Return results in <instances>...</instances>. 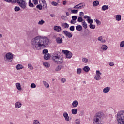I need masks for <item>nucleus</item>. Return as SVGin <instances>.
<instances>
[{"label": "nucleus", "mask_w": 124, "mask_h": 124, "mask_svg": "<svg viewBox=\"0 0 124 124\" xmlns=\"http://www.w3.org/2000/svg\"><path fill=\"white\" fill-rule=\"evenodd\" d=\"M80 123H81L80 119L76 120V124H80Z\"/></svg>", "instance_id": "55"}, {"label": "nucleus", "mask_w": 124, "mask_h": 124, "mask_svg": "<svg viewBox=\"0 0 124 124\" xmlns=\"http://www.w3.org/2000/svg\"><path fill=\"white\" fill-rule=\"evenodd\" d=\"M107 9H108V5H103L102 7V10H103V11H105V10H107Z\"/></svg>", "instance_id": "31"}, {"label": "nucleus", "mask_w": 124, "mask_h": 124, "mask_svg": "<svg viewBox=\"0 0 124 124\" xmlns=\"http://www.w3.org/2000/svg\"><path fill=\"white\" fill-rule=\"evenodd\" d=\"M103 37L102 36H100L98 38V41H100L101 42V43H105V42H106V41L105 40V39H103Z\"/></svg>", "instance_id": "20"}, {"label": "nucleus", "mask_w": 124, "mask_h": 124, "mask_svg": "<svg viewBox=\"0 0 124 124\" xmlns=\"http://www.w3.org/2000/svg\"><path fill=\"white\" fill-rule=\"evenodd\" d=\"M53 37L54 38H55L56 39H57L58 38V36H57L56 34H55L54 36H53Z\"/></svg>", "instance_id": "64"}, {"label": "nucleus", "mask_w": 124, "mask_h": 124, "mask_svg": "<svg viewBox=\"0 0 124 124\" xmlns=\"http://www.w3.org/2000/svg\"><path fill=\"white\" fill-rule=\"evenodd\" d=\"M51 58V54L48 53L47 54H45L44 56V60H49Z\"/></svg>", "instance_id": "16"}, {"label": "nucleus", "mask_w": 124, "mask_h": 124, "mask_svg": "<svg viewBox=\"0 0 124 124\" xmlns=\"http://www.w3.org/2000/svg\"><path fill=\"white\" fill-rule=\"evenodd\" d=\"M75 30L74 26H72L70 27V31H73Z\"/></svg>", "instance_id": "53"}, {"label": "nucleus", "mask_w": 124, "mask_h": 124, "mask_svg": "<svg viewBox=\"0 0 124 124\" xmlns=\"http://www.w3.org/2000/svg\"><path fill=\"white\" fill-rule=\"evenodd\" d=\"M117 124H124V111H120L117 115Z\"/></svg>", "instance_id": "4"}, {"label": "nucleus", "mask_w": 124, "mask_h": 124, "mask_svg": "<svg viewBox=\"0 0 124 124\" xmlns=\"http://www.w3.org/2000/svg\"><path fill=\"white\" fill-rule=\"evenodd\" d=\"M49 39L46 37L38 36L32 39L31 47L34 50H40V47H47L49 45Z\"/></svg>", "instance_id": "1"}, {"label": "nucleus", "mask_w": 124, "mask_h": 124, "mask_svg": "<svg viewBox=\"0 0 124 124\" xmlns=\"http://www.w3.org/2000/svg\"><path fill=\"white\" fill-rule=\"evenodd\" d=\"M62 69V65H59L55 68V71H60Z\"/></svg>", "instance_id": "33"}, {"label": "nucleus", "mask_w": 124, "mask_h": 124, "mask_svg": "<svg viewBox=\"0 0 124 124\" xmlns=\"http://www.w3.org/2000/svg\"><path fill=\"white\" fill-rule=\"evenodd\" d=\"M116 21H121L122 20V16L121 15H117L116 16Z\"/></svg>", "instance_id": "21"}, {"label": "nucleus", "mask_w": 124, "mask_h": 124, "mask_svg": "<svg viewBox=\"0 0 124 124\" xmlns=\"http://www.w3.org/2000/svg\"><path fill=\"white\" fill-rule=\"evenodd\" d=\"M29 6H30V7H34V5H33V3H31V0H30L29 2Z\"/></svg>", "instance_id": "35"}, {"label": "nucleus", "mask_w": 124, "mask_h": 124, "mask_svg": "<svg viewBox=\"0 0 124 124\" xmlns=\"http://www.w3.org/2000/svg\"><path fill=\"white\" fill-rule=\"evenodd\" d=\"M83 70L85 72H89L90 71V67L88 66H85L83 68Z\"/></svg>", "instance_id": "24"}, {"label": "nucleus", "mask_w": 124, "mask_h": 124, "mask_svg": "<svg viewBox=\"0 0 124 124\" xmlns=\"http://www.w3.org/2000/svg\"><path fill=\"white\" fill-rule=\"evenodd\" d=\"M65 82H66V79L65 78L61 79V83H62V84H64Z\"/></svg>", "instance_id": "47"}, {"label": "nucleus", "mask_w": 124, "mask_h": 124, "mask_svg": "<svg viewBox=\"0 0 124 124\" xmlns=\"http://www.w3.org/2000/svg\"><path fill=\"white\" fill-rule=\"evenodd\" d=\"M69 51L68 50H62V53H63V54H64L65 55H67V54H68L69 53Z\"/></svg>", "instance_id": "42"}, {"label": "nucleus", "mask_w": 124, "mask_h": 124, "mask_svg": "<svg viewBox=\"0 0 124 124\" xmlns=\"http://www.w3.org/2000/svg\"><path fill=\"white\" fill-rule=\"evenodd\" d=\"M109 65H110V66H114V62H110L109 63Z\"/></svg>", "instance_id": "59"}, {"label": "nucleus", "mask_w": 124, "mask_h": 124, "mask_svg": "<svg viewBox=\"0 0 124 124\" xmlns=\"http://www.w3.org/2000/svg\"><path fill=\"white\" fill-rule=\"evenodd\" d=\"M95 22L97 25H100L101 22L98 19H96Z\"/></svg>", "instance_id": "54"}, {"label": "nucleus", "mask_w": 124, "mask_h": 124, "mask_svg": "<svg viewBox=\"0 0 124 124\" xmlns=\"http://www.w3.org/2000/svg\"><path fill=\"white\" fill-rule=\"evenodd\" d=\"M53 29L54 31H56L57 32H60V31H62V28H61V26H55Z\"/></svg>", "instance_id": "11"}, {"label": "nucleus", "mask_w": 124, "mask_h": 124, "mask_svg": "<svg viewBox=\"0 0 124 124\" xmlns=\"http://www.w3.org/2000/svg\"><path fill=\"white\" fill-rule=\"evenodd\" d=\"M63 116L65 119V120L67 122H69L70 119H69V116H68V113L66 112H64L63 113Z\"/></svg>", "instance_id": "10"}, {"label": "nucleus", "mask_w": 124, "mask_h": 124, "mask_svg": "<svg viewBox=\"0 0 124 124\" xmlns=\"http://www.w3.org/2000/svg\"><path fill=\"white\" fill-rule=\"evenodd\" d=\"M63 40H62V38H60V37H57V38H56V41L57 42V43H58V44H62V41Z\"/></svg>", "instance_id": "14"}, {"label": "nucleus", "mask_w": 124, "mask_h": 124, "mask_svg": "<svg viewBox=\"0 0 124 124\" xmlns=\"http://www.w3.org/2000/svg\"><path fill=\"white\" fill-rule=\"evenodd\" d=\"M14 10L16 12H18V11H20V8L19 6H16L14 8Z\"/></svg>", "instance_id": "39"}, {"label": "nucleus", "mask_w": 124, "mask_h": 124, "mask_svg": "<svg viewBox=\"0 0 124 124\" xmlns=\"http://www.w3.org/2000/svg\"><path fill=\"white\" fill-rule=\"evenodd\" d=\"M101 74H102V73H100V71H99V70H97L96 73V76L94 77V79H95L96 81H99V80L101 79Z\"/></svg>", "instance_id": "7"}, {"label": "nucleus", "mask_w": 124, "mask_h": 124, "mask_svg": "<svg viewBox=\"0 0 124 124\" xmlns=\"http://www.w3.org/2000/svg\"><path fill=\"white\" fill-rule=\"evenodd\" d=\"M66 3H67V2L66 0L63 1V5H66Z\"/></svg>", "instance_id": "62"}, {"label": "nucleus", "mask_w": 124, "mask_h": 124, "mask_svg": "<svg viewBox=\"0 0 124 124\" xmlns=\"http://www.w3.org/2000/svg\"><path fill=\"white\" fill-rule=\"evenodd\" d=\"M33 2L35 5H37V4H38V0H33Z\"/></svg>", "instance_id": "48"}, {"label": "nucleus", "mask_w": 124, "mask_h": 124, "mask_svg": "<svg viewBox=\"0 0 124 124\" xmlns=\"http://www.w3.org/2000/svg\"><path fill=\"white\" fill-rule=\"evenodd\" d=\"M15 106L16 108H21V107H22V103L20 102H16L15 103Z\"/></svg>", "instance_id": "12"}, {"label": "nucleus", "mask_w": 124, "mask_h": 124, "mask_svg": "<svg viewBox=\"0 0 124 124\" xmlns=\"http://www.w3.org/2000/svg\"><path fill=\"white\" fill-rule=\"evenodd\" d=\"M28 68L31 70H32V69H33V66H32V65H31V64H28Z\"/></svg>", "instance_id": "38"}, {"label": "nucleus", "mask_w": 124, "mask_h": 124, "mask_svg": "<svg viewBox=\"0 0 124 124\" xmlns=\"http://www.w3.org/2000/svg\"><path fill=\"white\" fill-rule=\"evenodd\" d=\"M71 24H76V20L72 19L71 20Z\"/></svg>", "instance_id": "57"}, {"label": "nucleus", "mask_w": 124, "mask_h": 124, "mask_svg": "<svg viewBox=\"0 0 124 124\" xmlns=\"http://www.w3.org/2000/svg\"><path fill=\"white\" fill-rule=\"evenodd\" d=\"M103 117V113L98 112L93 118V124H102V118Z\"/></svg>", "instance_id": "3"}, {"label": "nucleus", "mask_w": 124, "mask_h": 124, "mask_svg": "<svg viewBox=\"0 0 124 124\" xmlns=\"http://www.w3.org/2000/svg\"><path fill=\"white\" fill-rule=\"evenodd\" d=\"M45 23V21H44V20L42 19L41 20L39 21L38 25H43V24H44Z\"/></svg>", "instance_id": "46"}, {"label": "nucleus", "mask_w": 124, "mask_h": 124, "mask_svg": "<svg viewBox=\"0 0 124 124\" xmlns=\"http://www.w3.org/2000/svg\"><path fill=\"white\" fill-rule=\"evenodd\" d=\"M51 4L52 5H53L54 6H57V5H58V3H57L55 1H53V2H52Z\"/></svg>", "instance_id": "51"}, {"label": "nucleus", "mask_w": 124, "mask_h": 124, "mask_svg": "<svg viewBox=\"0 0 124 124\" xmlns=\"http://www.w3.org/2000/svg\"><path fill=\"white\" fill-rule=\"evenodd\" d=\"M83 29V27L79 25H77L76 26V29L77 31H81V30Z\"/></svg>", "instance_id": "19"}, {"label": "nucleus", "mask_w": 124, "mask_h": 124, "mask_svg": "<svg viewBox=\"0 0 124 124\" xmlns=\"http://www.w3.org/2000/svg\"><path fill=\"white\" fill-rule=\"evenodd\" d=\"M31 88H32V89H34V88H36V85L34 83H31Z\"/></svg>", "instance_id": "50"}, {"label": "nucleus", "mask_w": 124, "mask_h": 124, "mask_svg": "<svg viewBox=\"0 0 124 124\" xmlns=\"http://www.w3.org/2000/svg\"><path fill=\"white\" fill-rule=\"evenodd\" d=\"M87 22L90 25L93 24V19H91V17H90L88 19H87Z\"/></svg>", "instance_id": "34"}, {"label": "nucleus", "mask_w": 124, "mask_h": 124, "mask_svg": "<svg viewBox=\"0 0 124 124\" xmlns=\"http://www.w3.org/2000/svg\"><path fill=\"white\" fill-rule=\"evenodd\" d=\"M16 3L23 9L27 8V2H26L25 0H16Z\"/></svg>", "instance_id": "5"}, {"label": "nucleus", "mask_w": 124, "mask_h": 124, "mask_svg": "<svg viewBox=\"0 0 124 124\" xmlns=\"http://www.w3.org/2000/svg\"><path fill=\"white\" fill-rule=\"evenodd\" d=\"M89 28L90 29H92V30H94L95 29V25L93 24H90L89 25Z\"/></svg>", "instance_id": "36"}, {"label": "nucleus", "mask_w": 124, "mask_h": 124, "mask_svg": "<svg viewBox=\"0 0 124 124\" xmlns=\"http://www.w3.org/2000/svg\"><path fill=\"white\" fill-rule=\"evenodd\" d=\"M16 68L17 70H20L21 69H23L24 68V66H23V65L18 64L16 65Z\"/></svg>", "instance_id": "18"}, {"label": "nucleus", "mask_w": 124, "mask_h": 124, "mask_svg": "<svg viewBox=\"0 0 124 124\" xmlns=\"http://www.w3.org/2000/svg\"><path fill=\"white\" fill-rule=\"evenodd\" d=\"M72 20H77V16H72Z\"/></svg>", "instance_id": "52"}, {"label": "nucleus", "mask_w": 124, "mask_h": 124, "mask_svg": "<svg viewBox=\"0 0 124 124\" xmlns=\"http://www.w3.org/2000/svg\"><path fill=\"white\" fill-rule=\"evenodd\" d=\"M88 59L86 58H82V62H84V63H87V62H88Z\"/></svg>", "instance_id": "40"}, {"label": "nucleus", "mask_w": 124, "mask_h": 124, "mask_svg": "<svg viewBox=\"0 0 124 124\" xmlns=\"http://www.w3.org/2000/svg\"><path fill=\"white\" fill-rule=\"evenodd\" d=\"M52 61L57 64H62L63 62V56L62 54L59 52H55L52 56Z\"/></svg>", "instance_id": "2"}, {"label": "nucleus", "mask_w": 124, "mask_h": 124, "mask_svg": "<svg viewBox=\"0 0 124 124\" xmlns=\"http://www.w3.org/2000/svg\"><path fill=\"white\" fill-rule=\"evenodd\" d=\"M36 8H37L38 9H39V10H42V6L41 5H37L36 6Z\"/></svg>", "instance_id": "44"}, {"label": "nucleus", "mask_w": 124, "mask_h": 124, "mask_svg": "<svg viewBox=\"0 0 124 124\" xmlns=\"http://www.w3.org/2000/svg\"><path fill=\"white\" fill-rule=\"evenodd\" d=\"M33 124H41L39 120L35 119L33 120Z\"/></svg>", "instance_id": "25"}, {"label": "nucleus", "mask_w": 124, "mask_h": 124, "mask_svg": "<svg viewBox=\"0 0 124 124\" xmlns=\"http://www.w3.org/2000/svg\"><path fill=\"white\" fill-rule=\"evenodd\" d=\"M72 114H73V115H76V114H77V113H78V110H77V109L76 108H73V109H72Z\"/></svg>", "instance_id": "26"}, {"label": "nucleus", "mask_w": 124, "mask_h": 124, "mask_svg": "<svg viewBox=\"0 0 124 124\" xmlns=\"http://www.w3.org/2000/svg\"><path fill=\"white\" fill-rule=\"evenodd\" d=\"M120 47H124V40L122 41L120 43Z\"/></svg>", "instance_id": "49"}, {"label": "nucleus", "mask_w": 124, "mask_h": 124, "mask_svg": "<svg viewBox=\"0 0 124 124\" xmlns=\"http://www.w3.org/2000/svg\"><path fill=\"white\" fill-rule=\"evenodd\" d=\"M66 57L67 59H71L72 57V53L70 51L68 53H67L66 55Z\"/></svg>", "instance_id": "23"}, {"label": "nucleus", "mask_w": 124, "mask_h": 124, "mask_svg": "<svg viewBox=\"0 0 124 124\" xmlns=\"http://www.w3.org/2000/svg\"><path fill=\"white\" fill-rule=\"evenodd\" d=\"M84 20H83V18L81 16L78 17V22H79V23H81V22H83Z\"/></svg>", "instance_id": "37"}, {"label": "nucleus", "mask_w": 124, "mask_h": 124, "mask_svg": "<svg viewBox=\"0 0 124 124\" xmlns=\"http://www.w3.org/2000/svg\"><path fill=\"white\" fill-rule=\"evenodd\" d=\"M82 25L84 28V29H87L88 28V24H87V23L86 22H82Z\"/></svg>", "instance_id": "32"}, {"label": "nucleus", "mask_w": 124, "mask_h": 124, "mask_svg": "<svg viewBox=\"0 0 124 124\" xmlns=\"http://www.w3.org/2000/svg\"><path fill=\"white\" fill-rule=\"evenodd\" d=\"M44 66H45L46 68H48V67H50V64L48 62H45L43 63Z\"/></svg>", "instance_id": "27"}, {"label": "nucleus", "mask_w": 124, "mask_h": 124, "mask_svg": "<svg viewBox=\"0 0 124 124\" xmlns=\"http://www.w3.org/2000/svg\"><path fill=\"white\" fill-rule=\"evenodd\" d=\"M90 17H91L87 16V15L84 16V17H83L84 19H87V20H88L89 18H90Z\"/></svg>", "instance_id": "58"}, {"label": "nucleus", "mask_w": 124, "mask_h": 124, "mask_svg": "<svg viewBox=\"0 0 124 124\" xmlns=\"http://www.w3.org/2000/svg\"><path fill=\"white\" fill-rule=\"evenodd\" d=\"M78 104H79V103L78 102V101H77V100L74 101L72 103V105L73 107H74V108L77 107V106H78Z\"/></svg>", "instance_id": "13"}, {"label": "nucleus", "mask_w": 124, "mask_h": 124, "mask_svg": "<svg viewBox=\"0 0 124 124\" xmlns=\"http://www.w3.org/2000/svg\"><path fill=\"white\" fill-rule=\"evenodd\" d=\"M43 83L46 88H50V85H49V83L47 82V81H43Z\"/></svg>", "instance_id": "22"}, {"label": "nucleus", "mask_w": 124, "mask_h": 124, "mask_svg": "<svg viewBox=\"0 0 124 124\" xmlns=\"http://www.w3.org/2000/svg\"><path fill=\"white\" fill-rule=\"evenodd\" d=\"M71 12L74 14H77V13H78V10H72Z\"/></svg>", "instance_id": "43"}, {"label": "nucleus", "mask_w": 124, "mask_h": 124, "mask_svg": "<svg viewBox=\"0 0 124 124\" xmlns=\"http://www.w3.org/2000/svg\"><path fill=\"white\" fill-rule=\"evenodd\" d=\"M63 32L66 36H67V37H68V38H71V37H72V34L68 32V31L64 30L63 31Z\"/></svg>", "instance_id": "9"}, {"label": "nucleus", "mask_w": 124, "mask_h": 124, "mask_svg": "<svg viewBox=\"0 0 124 124\" xmlns=\"http://www.w3.org/2000/svg\"><path fill=\"white\" fill-rule=\"evenodd\" d=\"M77 72L78 74H81V73H82V69H81V68L77 69Z\"/></svg>", "instance_id": "41"}, {"label": "nucleus", "mask_w": 124, "mask_h": 124, "mask_svg": "<svg viewBox=\"0 0 124 124\" xmlns=\"http://www.w3.org/2000/svg\"><path fill=\"white\" fill-rule=\"evenodd\" d=\"M108 48V46H107L106 45H103L101 47V49H102L103 51H106V50H107Z\"/></svg>", "instance_id": "28"}, {"label": "nucleus", "mask_w": 124, "mask_h": 124, "mask_svg": "<svg viewBox=\"0 0 124 124\" xmlns=\"http://www.w3.org/2000/svg\"><path fill=\"white\" fill-rule=\"evenodd\" d=\"M103 92L104 93H109V92H110V87H105L103 89Z\"/></svg>", "instance_id": "15"}, {"label": "nucleus", "mask_w": 124, "mask_h": 124, "mask_svg": "<svg viewBox=\"0 0 124 124\" xmlns=\"http://www.w3.org/2000/svg\"><path fill=\"white\" fill-rule=\"evenodd\" d=\"M11 2H12V3H16L17 0H11Z\"/></svg>", "instance_id": "60"}, {"label": "nucleus", "mask_w": 124, "mask_h": 124, "mask_svg": "<svg viewBox=\"0 0 124 124\" xmlns=\"http://www.w3.org/2000/svg\"><path fill=\"white\" fill-rule=\"evenodd\" d=\"M79 16H80V17H84V13L83 12H80L79 13Z\"/></svg>", "instance_id": "56"}, {"label": "nucleus", "mask_w": 124, "mask_h": 124, "mask_svg": "<svg viewBox=\"0 0 124 124\" xmlns=\"http://www.w3.org/2000/svg\"><path fill=\"white\" fill-rule=\"evenodd\" d=\"M16 86L18 91H22V88H21V84L20 83H16Z\"/></svg>", "instance_id": "17"}, {"label": "nucleus", "mask_w": 124, "mask_h": 124, "mask_svg": "<svg viewBox=\"0 0 124 124\" xmlns=\"http://www.w3.org/2000/svg\"><path fill=\"white\" fill-rule=\"evenodd\" d=\"M6 2H11V0H4Z\"/></svg>", "instance_id": "63"}, {"label": "nucleus", "mask_w": 124, "mask_h": 124, "mask_svg": "<svg viewBox=\"0 0 124 124\" xmlns=\"http://www.w3.org/2000/svg\"><path fill=\"white\" fill-rule=\"evenodd\" d=\"M43 6H45V8H47V3L46 2V3H44Z\"/></svg>", "instance_id": "61"}, {"label": "nucleus", "mask_w": 124, "mask_h": 124, "mask_svg": "<svg viewBox=\"0 0 124 124\" xmlns=\"http://www.w3.org/2000/svg\"><path fill=\"white\" fill-rule=\"evenodd\" d=\"M13 59V54L11 53V52L7 53L4 56V61L5 62H12V60Z\"/></svg>", "instance_id": "6"}, {"label": "nucleus", "mask_w": 124, "mask_h": 124, "mask_svg": "<svg viewBox=\"0 0 124 124\" xmlns=\"http://www.w3.org/2000/svg\"><path fill=\"white\" fill-rule=\"evenodd\" d=\"M62 26L65 29L68 28L69 27V25L67 23H64L62 24Z\"/></svg>", "instance_id": "29"}, {"label": "nucleus", "mask_w": 124, "mask_h": 124, "mask_svg": "<svg viewBox=\"0 0 124 124\" xmlns=\"http://www.w3.org/2000/svg\"><path fill=\"white\" fill-rule=\"evenodd\" d=\"M85 7V4L83 3H79L75 6L73 8L74 9H82Z\"/></svg>", "instance_id": "8"}, {"label": "nucleus", "mask_w": 124, "mask_h": 124, "mask_svg": "<svg viewBox=\"0 0 124 124\" xmlns=\"http://www.w3.org/2000/svg\"><path fill=\"white\" fill-rule=\"evenodd\" d=\"M43 53L44 55H47L48 54V49H44L43 50Z\"/></svg>", "instance_id": "45"}, {"label": "nucleus", "mask_w": 124, "mask_h": 124, "mask_svg": "<svg viewBox=\"0 0 124 124\" xmlns=\"http://www.w3.org/2000/svg\"><path fill=\"white\" fill-rule=\"evenodd\" d=\"M93 6H97L99 5V2L98 1H94L93 3Z\"/></svg>", "instance_id": "30"}]
</instances>
